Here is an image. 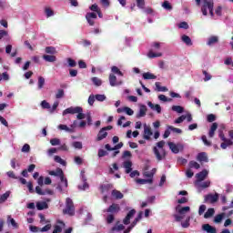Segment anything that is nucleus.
I'll return each mask as SVG.
<instances>
[{"mask_svg":"<svg viewBox=\"0 0 233 233\" xmlns=\"http://www.w3.org/2000/svg\"><path fill=\"white\" fill-rule=\"evenodd\" d=\"M176 210H177L178 214L183 216V214H187V212H190V207L186 206L181 208V206L178 205L176 207Z\"/></svg>","mask_w":233,"mask_h":233,"instance_id":"2eb2a0df","label":"nucleus"},{"mask_svg":"<svg viewBox=\"0 0 233 233\" xmlns=\"http://www.w3.org/2000/svg\"><path fill=\"white\" fill-rule=\"evenodd\" d=\"M95 98L96 99V101L103 102L106 99V96H105V95H96Z\"/></svg>","mask_w":233,"mask_h":233,"instance_id":"bf43d9fd","label":"nucleus"},{"mask_svg":"<svg viewBox=\"0 0 233 233\" xmlns=\"http://www.w3.org/2000/svg\"><path fill=\"white\" fill-rule=\"evenodd\" d=\"M124 168H126V174L132 172V161L127 160L124 162Z\"/></svg>","mask_w":233,"mask_h":233,"instance_id":"393cba45","label":"nucleus"},{"mask_svg":"<svg viewBox=\"0 0 233 233\" xmlns=\"http://www.w3.org/2000/svg\"><path fill=\"white\" fill-rule=\"evenodd\" d=\"M86 18L97 19V14H96V13H86Z\"/></svg>","mask_w":233,"mask_h":233,"instance_id":"052dcab7","label":"nucleus"},{"mask_svg":"<svg viewBox=\"0 0 233 233\" xmlns=\"http://www.w3.org/2000/svg\"><path fill=\"white\" fill-rule=\"evenodd\" d=\"M207 176H208V171L207 169L202 170L201 172L196 175L197 181H199V182L205 181V179L207 178Z\"/></svg>","mask_w":233,"mask_h":233,"instance_id":"f8f14e48","label":"nucleus"},{"mask_svg":"<svg viewBox=\"0 0 233 233\" xmlns=\"http://www.w3.org/2000/svg\"><path fill=\"white\" fill-rule=\"evenodd\" d=\"M69 76L70 77H76L77 76V69H69Z\"/></svg>","mask_w":233,"mask_h":233,"instance_id":"338daca9","label":"nucleus"},{"mask_svg":"<svg viewBox=\"0 0 233 233\" xmlns=\"http://www.w3.org/2000/svg\"><path fill=\"white\" fill-rule=\"evenodd\" d=\"M92 81H93L94 85H96V86H101V85H103V82L98 77H96V76L93 77Z\"/></svg>","mask_w":233,"mask_h":233,"instance_id":"49530a36","label":"nucleus"},{"mask_svg":"<svg viewBox=\"0 0 233 233\" xmlns=\"http://www.w3.org/2000/svg\"><path fill=\"white\" fill-rule=\"evenodd\" d=\"M168 147L173 154H179V147H177L176 144H174L173 142H169Z\"/></svg>","mask_w":233,"mask_h":233,"instance_id":"c85d7f7f","label":"nucleus"},{"mask_svg":"<svg viewBox=\"0 0 233 233\" xmlns=\"http://www.w3.org/2000/svg\"><path fill=\"white\" fill-rule=\"evenodd\" d=\"M164 147L165 140H161L157 143V147H153V152L157 161H163V159H167V151L165 150Z\"/></svg>","mask_w":233,"mask_h":233,"instance_id":"f257e3e1","label":"nucleus"},{"mask_svg":"<svg viewBox=\"0 0 233 233\" xmlns=\"http://www.w3.org/2000/svg\"><path fill=\"white\" fill-rule=\"evenodd\" d=\"M172 110L173 112H177V114H183L185 108L181 106H173Z\"/></svg>","mask_w":233,"mask_h":233,"instance_id":"e433bc0d","label":"nucleus"},{"mask_svg":"<svg viewBox=\"0 0 233 233\" xmlns=\"http://www.w3.org/2000/svg\"><path fill=\"white\" fill-rule=\"evenodd\" d=\"M59 130H65L66 132H69L70 134L74 133V129L68 127L66 125L60 124L58 126Z\"/></svg>","mask_w":233,"mask_h":233,"instance_id":"473e14b6","label":"nucleus"},{"mask_svg":"<svg viewBox=\"0 0 233 233\" xmlns=\"http://www.w3.org/2000/svg\"><path fill=\"white\" fill-rule=\"evenodd\" d=\"M41 106H42V108H46L47 110H50V108H51L50 103L46 102V100H44L41 102Z\"/></svg>","mask_w":233,"mask_h":233,"instance_id":"4d7b16f0","label":"nucleus"},{"mask_svg":"<svg viewBox=\"0 0 233 233\" xmlns=\"http://www.w3.org/2000/svg\"><path fill=\"white\" fill-rule=\"evenodd\" d=\"M49 176H55L56 177H60L61 183H64V187L66 188L68 187V180L65 178V173L61 167H57L55 171L51 170L48 172Z\"/></svg>","mask_w":233,"mask_h":233,"instance_id":"7ed1b4c3","label":"nucleus"},{"mask_svg":"<svg viewBox=\"0 0 233 233\" xmlns=\"http://www.w3.org/2000/svg\"><path fill=\"white\" fill-rule=\"evenodd\" d=\"M207 121L208 123H214V121H216V115L214 114L208 115Z\"/></svg>","mask_w":233,"mask_h":233,"instance_id":"864d4df0","label":"nucleus"},{"mask_svg":"<svg viewBox=\"0 0 233 233\" xmlns=\"http://www.w3.org/2000/svg\"><path fill=\"white\" fill-rule=\"evenodd\" d=\"M45 12L46 17H52V15H54V10H52L50 7H46Z\"/></svg>","mask_w":233,"mask_h":233,"instance_id":"603ef678","label":"nucleus"},{"mask_svg":"<svg viewBox=\"0 0 233 233\" xmlns=\"http://www.w3.org/2000/svg\"><path fill=\"white\" fill-rule=\"evenodd\" d=\"M147 106H149V108H151V110H154L155 112H157V114H161V106L160 105H158V104L154 105V103L148 101Z\"/></svg>","mask_w":233,"mask_h":233,"instance_id":"4468645a","label":"nucleus"},{"mask_svg":"<svg viewBox=\"0 0 233 233\" xmlns=\"http://www.w3.org/2000/svg\"><path fill=\"white\" fill-rule=\"evenodd\" d=\"M181 40L183 41V43H185L187 46H192V39L190 38V36L184 35L181 37Z\"/></svg>","mask_w":233,"mask_h":233,"instance_id":"cd10ccee","label":"nucleus"},{"mask_svg":"<svg viewBox=\"0 0 233 233\" xmlns=\"http://www.w3.org/2000/svg\"><path fill=\"white\" fill-rule=\"evenodd\" d=\"M54 159L56 163H59L60 165H64V166L66 165V162L63 158H61V157L59 156H55Z\"/></svg>","mask_w":233,"mask_h":233,"instance_id":"79ce46f5","label":"nucleus"},{"mask_svg":"<svg viewBox=\"0 0 233 233\" xmlns=\"http://www.w3.org/2000/svg\"><path fill=\"white\" fill-rule=\"evenodd\" d=\"M162 6L165 8V10H172V5L168 1H164Z\"/></svg>","mask_w":233,"mask_h":233,"instance_id":"3c124183","label":"nucleus"},{"mask_svg":"<svg viewBox=\"0 0 233 233\" xmlns=\"http://www.w3.org/2000/svg\"><path fill=\"white\" fill-rule=\"evenodd\" d=\"M105 156H108V152L105 149L98 150V157H105Z\"/></svg>","mask_w":233,"mask_h":233,"instance_id":"0e129e2a","label":"nucleus"},{"mask_svg":"<svg viewBox=\"0 0 233 233\" xmlns=\"http://www.w3.org/2000/svg\"><path fill=\"white\" fill-rule=\"evenodd\" d=\"M109 85L111 86H117V77L114 74L109 75Z\"/></svg>","mask_w":233,"mask_h":233,"instance_id":"b1692460","label":"nucleus"},{"mask_svg":"<svg viewBox=\"0 0 233 233\" xmlns=\"http://www.w3.org/2000/svg\"><path fill=\"white\" fill-rule=\"evenodd\" d=\"M111 188H114L112 184H103L100 186L101 194H105V192H108Z\"/></svg>","mask_w":233,"mask_h":233,"instance_id":"f3484780","label":"nucleus"},{"mask_svg":"<svg viewBox=\"0 0 233 233\" xmlns=\"http://www.w3.org/2000/svg\"><path fill=\"white\" fill-rule=\"evenodd\" d=\"M145 116H147V106L145 105H141L140 108H139V112L137 115V117H145Z\"/></svg>","mask_w":233,"mask_h":233,"instance_id":"aec40b11","label":"nucleus"},{"mask_svg":"<svg viewBox=\"0 0 233 233\" xmlns=\"http://www.w3.org/2000/svg\"><path fill=\"white\" fill-rule=\"evenodd\" d=\"M218 137L223 141L220 144V147L222 148V150H227L228 147H232L233 141L230 138H226L225 133H223V131L219 132Z\"/></svg>","mask_w":233,"mask_h":233,"instance_id":"39448f33","label":"nucleus"},{"mask_svg":"<svg viewBox=\"0 0 233 233\" xmlns=\"http://www.w3.org/2000/svg\"><path fill=\"white\" fill-rule=\"evenodd\" d=\"M219 42V37L216 35H212L208 38L207 45L208 46H212V45H216V43Z\"/></svg>","mask_w":233,"mask_h":233,"instance_id":"a211bd4d","label":"nucleus"},{"mask_svg":"<svg viewBox=\"0 0 233 233\" xmlns=\"http://www.w3.org/2000/svg\"><path fill=\"white\" fill-rule=\"evenodd\" d=\"M111 71L113 72V74H118V76H123V72H121V70H119V67L113 66L111 67Z\"/></svg>","mask_w":233,"mask_h":233,"instance_id":"37998d69","label":"nucleus"},{"mask_svg":"<svg viewBox=\"0 0 233 233\" xmlns=\"http://www.w3.org/2000/svg\"><path fill=\"white\" fill-rule=\"evenodd\" d=\"M124 112H126L127 116H134V110L128 106L124 107Z\"/></svg>","mask_w":233,"mask_h":233,"instance_id":"69168bd1","label":"nucleus"},{"mask_svg":"<svg viewBox=\"0 0 233 233\" xmlns=\"http://www.w3.org/2000/svg\"><path fill=\"white\" fill-rule=\"evenodd\" d=\"M189 167L190 168H196L197 170H198V168H201V166L198 162H196L194 160H191L189 162Z\"/></svg>","mask_w":233,"mask_h":233,"instance_id":"ea45409f","label":"nucleus"},{"mask_svg":"<svg viewBox=\"0 0 233 233\" xmlns=\"http://www.w3.org/2000/svg\"><path fill=\"white\" fill-rule=\"evenodd\" d=\"M35 192L36 194H38V196H46V194L52 196V194H54V191L52 189H42L39 186L35 187Z\"/></svg>","mask_w":233,"mask_h":233,"instance_id":"6e6552de","label":"nucleus"},{"mask_svg":"<svg viewBox=\"0 0 233 233\" xmlns=\"http://www.w3.org/2000/svg\"><path fill=\"white\" fill-rule=\"evenodd\" d=\"M7 224L12 225L13 228H19V224L15 222V219L12 218L11 216L7 217Z\"/></svg>","mask_w":233,"mask_h":233,"instance_id":"a878e982","label":"nucleus"},{"mask_svg":"<svg viewBox=\"0 0 233 233\" xmlns=\"http://www.w3.org/2000/svg\"><path fill=\"white\" fill-rule=\"evenodd\" d=\"M202 74L205 76L204 81L207 83V81H210L212 79V76L208 74L206 70L202 71Z\"/></svg>","mask_w":233,"mask_h":233,"instance_id":"de8ad7c7","label":"nucleus"},{"mask_svg":"<svg viewBox=\"0 0 233 233\" xmlns=\"http://www.w3.org/2000/svg\"><path fill=\"white\" fill-rule=\"evenodd\" d=\"M77 112H83V107H81V106H76V107L70 106V107H68V108H66L63 111L62 116H66L67 114L74 115V114H77Z\"/></svg>","mask_w":233,"mask_h":233,"instance_id":"0eeeda50","label":"nucleus"},{"mask_svg":"<svg viewBox=\"0 0 233 233\" xmlns=\"http://www.w3.org/2000/svg\"><path fill=\"white\" fill-rule=\"evenodd\" d=\"M43 59L47 63H56V61H57V57L54 55H44Z\"/></svg>","mask_w":233,"mask_h":233,"instance_id":"dca6fc26","label":"nucleus"},{"mask_svg":"<svg viewBox=\"0 0 233 233\" xmlns=\"http://www.w3.org/2000/svg\"><path fill=\"white\" fill-rule=\"evenodd\" d=\"M119 210H121L119 204L113 203L111 206L108 207L106 212H109L110 214H117Z\"/></svg>","mask_w":233,"mask_h":233,"instance_id":"9d476101","label":"nucleus"},{"mask_svg":"<svg viewBox=\"0 0 233 233\" xmlns=\"http://www.w3.org/2000/svg\"><path fill=\"white\" fill-rule=\"evenodd\" d=\"M112 230H113V232H115L116 230L117 232H119V231H121V230H125V226H124L123 224H119V225H117V226L113 227V228H112Z\"/></svg>","mask_w":233,"mask_h":233,"instance_id":"c03bdc74","label":"nucleus"},{"mask_svg":"<svg viewBox=\"0 0 233 233\" xmlns=\"http://www.w3.org/2000/svg\"><path fill=\"white\" fill-rule=\"evenodd\" d=\"M67 63H68V66H70V68H76V66H77V62H76V60H74L72 58H67Z\"/></svg>","mask_w":233,"mask_h":233,"instance_id":"a19ab883","label":"nucleus"},{"mask_svg":"<svg viewBox=\"0 0 233 233\" xmlns=\"http://www.w3.org/2000/svg\"><path fill=\"white\" fill-rule=\"evenodd\" d=\"M8 198H10V191H6L3 195H1L0 203H5V201H6V199H8Z\"/></svg>","mask_w":233,"mask_h":233,"instance_id":"c9c22d12","label":"nucleus"},{"mask_svg":"<svg viewBox=\"0 0 233 233\" xmlns=\"http://www.w3.org/2000/svg\"><path fill=\"white\" fill-rule=\"evenodd\" d=\"M106 136H108V133L103 129H100L96 137V141H103V139L106 138Z\"/></svg>","mask_w":233,"mask_h":233,"instance_id":"5701e85b","label":"nucleus"},{"mask_svg":"<svg viewBox=\"0 0 233 233\" xmlns=\"http://www.w3.org/2000/svg\"><path fill=\"white\" fill-rule=\"evenodd\" d=\"M44 86H45V77L38 76V90L43 89Z\"/></svg>","mask_w":233,"mask_h":233,"instance_id":"4c0bfd02","label":"nucleus"},{"mask_svg":"<svg viewBox=\"0 0 233 233\" xmlns=\"http://www.w3.org/2000/svg\"><path fill=\"white\" fill-rule=\"evenodd\" d=\"M216 214V210L214 208H209L207 212L204 214V218L205 219H210Z\"/></svg>","mask_w":233,"mask_h":233,"instance_id":"6ab92c4d","label":"nucleus"},{"mask_svg":"<svg viewBox=\"0 0 233 233\" xmlns=\"http://www.w3.org/2000/svg\"><path fill=\"white\" fill-rule=\"evenodd\" d=\"M168 130H171V132H175L176 134H181L183 131L180 128L174 127L172 126L167 127Z\"/></svg>","mask_w":233,"mask_h":233,"instance_id":"09e8293b","label":"nucleus"},{"mask_svg":"<svg viewBox=\"0 0 233 233\" xmlns=\"http://www.w3.org/2000/svg\"><path fill=\"white\" fill-rule=\"evenodd\" d=\"M219 200V194H208L204 197V203H209L210 205H214V203H218Z\"/></svg>","mask_w":233,"mask_h":233,"instance_id":"423d86ee","label":"nucleus"},{"mask_svg":"<svg viewBox=\"0 0 233 233\" xmlns=\"http://www.w3.org/2000/svg\"><path fill=\"white\" fill-rule=\"evenodd\" d=\"M224 218H225V213H220V214H218L217 216H215L213 221L216 224H219L223 221Z\"/></svg>","mask_w":233,"mask_h":233,"instance_id":"bb28decb","label":"nucleus"},{"mask_svg":"<svg viewBox=\"0 0 233 233\" xmlns=\"http://www.w3.org/2000/svg\"><path fill=\"white\" fill-rule=\"evenodd\" d=\"M197 161H199V163H208V156L206 152L198 153L197 156Z\"/></svg>","mask_w":233,"mask_h":233,"instance_id":"9b49d317","label":"nucleus"},{"mask_svg":"<svg viewBox=\"0 0 233 233\" xmlns=\"http://www.w3.org/2000/svg\"><path fill=\"white\" fill-rule=\"evenodd\" d=\"M46 54H51V56H54V54H57V51H56V47L54 46H46Z\"/></svg>","mask_w":233,"mask_h":233,"instance_id":"f704fd0d","label":"nucleus"},{"mask_svg":"<svg viewBox=\"0 0 233 233\" xmlns=\"http://www.w3.org/2000/svg\"><path fill=\"white\" fill-rule=\"evenodd\" d=\"M200 188H208L210 187V180H207L199 184Z\"/></svg>","mask_w":233,"mask_h":233,"instance_id":"13d9d810","label":"nucleus"},{"mask_svg":"<svg viewBox=\"0 0 233 233\" xmlns=\"http://www.w3.org/2000/svg\"><path fill=\"white\" fill-rule=\"evenodd\" d=\"M202 230L207 233H218L216 227L210 226V224L202 225Z\"/></svg>","mask_w":233,"mask_h":233,"instance_id":"1a4fd4ad","label":"nucleus"},{"mask_svg":"<svg viewBox=\"0 0 233 233\" xmlns=\"http://www.w3.org/2000/svg\"><path fill=\"white\" fill-rule=\"evenodd\" d=\"M187 119V116L185 115L180 116L178 118L175 120V123L177 125H179L180 123H183V121Z\"/></svg>","mask_w":233,"mask_h":233,"instance_id":"e2e57ef3","label":"nucleus"},{"mask_svg":"<svg viewBox=\"0 0 233 233\" xmlns=\"http://www.w3.org/2000/svg\"><path fill=\"white\" fill-rule=\"evenodd\" d=\"M218 130V123H213L208 132V137H214L216 131Z\"/></svg>","mask_w":233,"mask_h":233,"instance_id":"412c9836","label":"nucleus"},{"mask_svg":"<svg viewBox=\"0 0 233 233\" xmlns=\"http://www.w3.org/2000/svg\"><path fill=\"white\" fill-rule=\"evenodd\" d=\"M73 147L74 148H77L78 150H81V148H83V143L79 141H76L73 143Z\"/></svg>","mask_w":233,"mask_h":233,"instance_id":"680f3d73","label":"nucleus"},{"mask_svg":"<svg viewBox=\"0 0 233 233\" xmlns=\"http://www.w3.org/2000/svg\"><path fill=\"white\" fill-rule=\"evenodd\" d=\"M116 219V218L114 217V215L113 214H109V215H107V217H106V223L108 224V225H110L111 223H114V220Z\"/></svg>","mask_w":233,"mask_h":233,"instance_id":"6e6d98bb","label":"nucleus"},{"mask_svg":"<svg viewBox=\"0 0 233 233\" xmlns=\"http://www.w3.org/2000/svg\"><path fill=\"white\" fill-rule=\"evenodd\" d=\"M50 144L52 147H57V145H61V140L59 138H52Z\"/></svg>","mask_w":233,"mask_h":233,"instance_id":"a18cd8bd","label":"nucleus"},{"mask_svg":"<svg viewBox=\"0 0 233 233\" xmlns=\"http://www.w3.org/2000/svg\"><path fill=\"white\" fill-rule=\"evenodd\" d=\"M62 97H65V89H58L56 94V98L62 99Z\"/></svg>","mask_w":233,"mask_h":233,"instance_id":"58836bf2","label":"nucleus"},{"mask_svg":"<svg viewBox=\"0 0 233 233\" xmlns=\"http://www.w3.org/2000/svg\"><path fill=\"white\" fill-rule=\"evenodd\" d=\"M87 102H88V105H90V106H94V103H96V96L90 95Z\"/></svg>","mask_w":233,"mask_h":233,"instance_id":"8fccbe9b","label":"nucleus"},{"mask_svg":"<svg viewBox=\"0 0 233 233\" xmlns=\"http://www.w3.org/2000/svg\"><path fill=\"white\" fill-rule=\"evenodd\" d=\"M207 10H209V15L211 17H214V2L211 0H203L201 12L203 15H208V12Z\"/></svg>","mask_w":233,"mask_h":233,"instance_id":"f03ea898","label":"nucleus"},{"mask_svg":"<svg viewBox=\"0 0 233 233\" xmlns=\"http://www.w3.org/2000/svg\"><path fill=\"white\" fill-rule=\"evenodd\" d=\"M155 86H156L157 92H167L168 91V88H167V86H161L160 82H156Z\"/></svg>","mask_w":233,"mask_h":233,"instance_id":"2f4dec72","label":"nucleus"},{"mask_svg":"<svg viewBox=\"0 0 233 233\" xmlns=\"http://www.w3.org/2000/svg\"><path fill=\"white\" fill-rule=\"evenodd\" d=\"M161 56H163V54L154 53L152 50H150L147 54V57H149V59H154V57H161Z\"/></svg>","mask_w":233,"mask_h":233,"instance_id":"72a5a7b5","label":"nucleus"},{"mask_svg":"<svg viewBox=\"0 0 233 233\" xmlns=\"http://www.w3.org/2000/svg\"><path fill=\"white\" fill-rule=\"evenodd\" d=\"M111 196H112L113 198H115V199H123V198H124L123 193H121V191L116 190V189H114V190L111 192Z\"/></svg>","mask_w":233,"mask_h":233,"instance_id":"4be33fe9","label":"nucleus"},{"mask_svg":"<svg viewBox=\"0 0 233 233\" xmlns=\"http://www.w3.org/2000/svg\"><path fill=\"white\" fill-rule=\"evenodd\" d=\"M152 128H150V127L145 125L144 126V136L143 137L147 140L149 141L150 139V136H152Z\"/></svg>","mask_w":233,"mask_h":233,"instance_id":"ddd939ff","label":"nucleus"},{"mask_svg":"<svg viewBox=\"0 0 233 233\" xmlns=\"http://www.w3.org/2000/svg\"><path fill=\"white\" fill-rule=\"evenodd\" d=\"M137 6L141 10L145 9V0H137Z\"/></svg>","mask_w":233,"mask_h":233,"instance_id":"5fc2aeb1","label":"nucleus"},{"mask_svg":"<svg viewBox=\"0 0 233 233\" xmlns=\"http://www.w3.org/2000/svg\"><path fill=\"white\" fill-rule=\"evenodd\" d=\"M143 79H157V76L150 72L144 73L142 75Z\"/></svg>","mask_w":233,"mask_h":233,"instance_id":"7c9ffc66","label":"nucleus"},{"mask_svg":"<svg viewBox=\"0 0 233 233\" xmlns=\"http://www.w3.org/2000/svg\"><path fill=\"white\" fill-rule=\"evenodd\" d=\"M61 232H63V228H61V226H58V225L55 226L53 233H61Z\"/></svg>","mask_w":233,"mask_h":233,"instance_id":"774afa93","label":"nucleus"},{"mask_svg":"<svg viewBox=\"0 0 233 233\" xmlns=\"http://www.w3.org/2000/svg\"><path fill=\"white\" fill-rule=\"evenodd\" d=\"M36 208H37V210H45V209L48 208V204L45 201L37 202Z\"/></svg>","mask_w":233,"mask_h":233,"instance_id":"c756f323","label":"nucleus"},{"mask_svg":"<svg viewBox=\"0 0 233 233\" xmlns=\"http://www.w3.org/2000/svg\"><path fill=\"white\" fill-rule=\"evenodd\" d=\"M63 214H67L68 216H74L76 214V207L72 198H66V208L63 209Z\"/></svg>","mask_w":233,"mask_h":233,"instance_id":"20e7f679","label":"nucleus"}]
</instances>
